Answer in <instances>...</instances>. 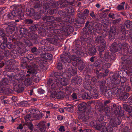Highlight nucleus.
<instances>
[{"instance_id": "f257e3e1", "label": "nucleus", "mask_w": 132, "mask_h": 132, "mask_svg": "<svg viewBox=\"0 0 132 132\" xmlns=\"http://www.w3.org/2000/svg\"><path fill=\"white\" fill-rule=\"evenodd\" d=\"M101 26L99 23L93 24L90 21H87L84 28L86 30L84 33H82L81 38L86 42H92L91 38L94 37V35L95 34L94 32H97V30L101 29Z\"/></svg>"}, {"instance_id": "f03ea898", "label": "nucleus", "mask_w": 132, "mask_h": 132, "mask_svg": "<svg viewBox=\"0 0 132 132\" xmlns=\"http://www.w3.org/2000/svg\"><path fill=\"white\" fill-rule=\"evenodd\" d=\"M60 25L53 23L49 27L50 29L48 32V36L51 37L49 40L52 44L55 45H57L62 39L61 32L62 29L60 30L59 27Z\"/></svg>"}, {"instance_id": "7ed1b4c3", "label": "nucleus", "mask_w": 132, "mask_h": 132, "mask_svg": "<svg viewBox=\"0 0 132 132\" xmlns=\"http://www.w3.org/2000/svg\"><path fill=\"white\" fill-rule=\"evenodd\" d=\"M57 4L53 1H47L44 4L43 7V9L45 10L46 13L52 15L56 13L57 10L55 9H52L51 8L56 7Z\"/></svg>"}, {"instance_id": "20e7f679", "label": "nucleus", "mask_w": 132, "mask_h": 132, "mask_svg": "<svg viewBox=\"0 0 132 132\" xmlns=\"http://www.w3.org/2000/svg\"><path fill=\"white\" fill-rule=\"evenodd\" d=\"M63 74L62 72H60L59 71L52 74V76H54L55 78L57 79L58 86L59 85L65 86L69 84L68 79L63 78Z\"/></svg>"}, {"instance_id": "39448f33", "label": "nucleus", "mask_w": 132, "mask_h": 132, "mask_svg": "<svg viewBox=\"0 0 132 132\" xmlns=\"http://www.w3.org/2000/svg\"><path fill=\"white\" fill-rule=\"evenodd\" d=\"M56 72L53 71L51 73L50 77L47 80V85L49 89L55 90L58 86V83L57 82V79L54 78V76H52L51 75L53 73Z\"/></svg>"}, {"instance_id": "423d86ee", "label": "nucleus", "mask_w": 132, "mask_h": 132, "mask_svg": "<svg viewBox=\"0 0 132 132\" xmlns=\"http://www.w3.org/2000/svg\"><path fill=\"white\" fill-rule=\"evenodd\" d=\"M21 67L23 69L26 68L28 70L27 71L28 73L32 74L34 75L35 74H37V72L35 68H37V66L34 63H33L29 65H27V63H21Z\"/></svg>"}, {"instance_id": "0eeeda50", "label": "nucleus", "mask_w": 132, "mask_h": 132, "mask_svg": "<svg viewBox=\"0 0 132 132\" xmlns=\"http://www.w3.org/2000/svg\"><path fill=\"white\" fill-rule=\"evenodd\" d=\"M111 111L113 115L115 117H118L119 115L122 116L124 115V112L120 106H117L115 104L112 105L111 106Z\"/></svg>"}, {"instance_id": "6e6552de", "label": "nucleus", "mask_w": 132, "mask_h": 132, "mask_svg": "<svg viewBox=\"0 0 132 132\" xmlns=\"http://www.w3.org/2000/svg\"><path fill=\"white\" fill-rule=\"evenodd\" d=\"M69 53L68 51H67L66 48L65 47L63 53L60 55V59L59 58V61L64 63L67 62L68 63L70 62L71 60L69 58V56L68 55Z\"/></svg>"}, {"instance_id": "1a4fd4ad", "label": "nucleus", "mask_w": 132, "mask_h": 132, "mask_svg": "<svg viewBox=\"0 0 132 132\" xmlns=\"http://www.w3.org/2000/svg\"><path fill=\"white\" fill-rule=\"evenodd\" d=\"M21 8L22 7L20 6L14 8L12 11L7 15V18L10 19H12L14 16H17L18 13H19V14L22 15Z\"/></svg>"}, {"instance_id": "9d476101", "label": "nucleus", "mask_w": 132, "mask_h": 132, "mask_svg": "<svg viewBox=\"0 0 132 132\" xmlns=\"http://www.w3.org/2000/svg\"><path fill=\"white\" fill-rule=\"evenodd\" d=\"M90 42L87 43V50L88 51V53L89 55L90 56H93L96 55L97 52V51L95 46L92 45L90 44Z\"/></svg>"}, {"instance_id": "9b49d317", "label": "nucleus", "mask_w": 132, "mask_h": 132, "mask_svg": "<svg viewBox=\"0 0 132 132\" xmlns=\"http://www.w3.org/2000/svg\"><path fill=\"white\" fill-rule=\"evenodd\" d=\"M106 62V61L103 58H99L95 61L94 63V65L95 67H97L100 64H102L103 65V67L105 66L106 68H108V65L110 66L111 64L109 63H105Z\"/></svg>"}, {"instance_id": "f8f14e48", "label": "nucleus", "mask_w": 132, "mask_h": 132, "mask_svg": "<svg viewBox=\"0 0 132 132\" xmlns=\"http://www.w3.org/2000/svg\"><path fill=\"white\" fill-rule=\"evenodd\" d=\"M80 120L85 123L90 122L92 120V117L89 115L88 113L84 112V115H82L80 117H79Z\"/></svg>"}, {"instance_id": "ddd939ff", "label": "nucleus", "mask_w": 132, "mask_h": 132, "mask_svg": "<svg viewBox=\"0 0 132 132\" xmlns=\"http://www.w3.org/2000/svg\"><path fill=\"white\" fill-rule=\"evenodd\" d=\"M22 80L21 78L20 79L18 85L15 86L14 87V90L18 93L22 92L24 90V85L23 84Z\"/></svg>"}, {"instance_id": "4468645a", "label": "nucleus", "mask_w": 132, "mask_h": 132, "mask_svg": "<svg viewBox=\"0 0 132 132\" xmlns=\"http://www.w3.org/2000/svg\"><path fill=\"white\" fill-rule=\"evenodd\" d=\"M67 69L68 72L70 73V75L73 76L77 74V68L75 67H72L68 64Z\"/></svg>"}, {"instance_id": "2eb2a0df", "label": "nucleus", "mask_w": 132, "mask_h": 132, "mask_svg": "<svg viewBox=\"0 0 132 132\" xmlns=\"http://www.w3.org/2000/svg\"><path fill=\"white\" fill-rule=\"evenodd\" d=\"M120 50L119 44L118 43V44L116 42L113 43L111 46L110 50L112 53L116 52Z\"/></svg>"}, {"instance_id": "dca6fc26", "label": "nucleus", "mask_w": 132, "mask_h": 132, "mask_svg": "<svg viewBox=\"0 0 132 132\" xmlns=\"http://www.w3.org/2000/svg\"><path fill=\"white\" fill-rule=\"evenodd\" d=\"M110 89H112V92L113 93V97L119 95L120 90L118 88L116 85H112L110 87Z\"/></svg>"}, {"instance_id": "f3484780", "label": "nucleus", "mask_w": 132, "mask_h": 132, "mask_svg": "<svg viewBox=\"0 0 132 132\" xmlns=\"http://www.w3.org/2000/svg\"><path fill=\"white\" fill-rule=\"evenodd\" d=\"M112 120L111 125L112 127H116L120 124L122 122L121 118L119 117Z\"/></svg>"}, {"instance_id": "a211bd4d", "label": "nucleus", "mask_w": 132, "mask_h": 132, "mask_svg": "<svg viewBox=\"0 0 132 132\" xmlns=\"http://www.w3.org/2000/svg\"><path fill=\"white\" fill-rule=\"evenodd\" d=\"M89 77V76H85V78L86 79V81L84 82L83 87L85 89L90 91L92 89V87L90 86L89 84L90 80L87 79Z\"/></svg>"}, {"instance_id": "6ab92c4d", "label": "nucleus", "mask_w": 132, "mask_h": 132, "mask_svg": "<svg viewBox=\"0 0 132 132\" xmlns=\"http://www.w3.org/2000/svg\"><path fill=\"white\" fill-rule=\"evenodd\" d=\"M98 84L100 86V89L101 91L103 92L104 91L107 89V87L105 86L106 81L105 80H102L98 82Z\"/></svg>"}, {"instance_id": "aec40b11", "label": "nucleus", "mask_w": 132, "mask_h": 132, "mask_svg": "<svg viewBox=\"0 0 132 132\" xmlns=\"http://www.w3.org/2000/svg\"><path fill=\"white\" fill-rule=\"evenodd\" d=\"M42 19L45 22L48 23L52 22L55 19L53 16H47L43 17Z\"/></svg>"}, {"instance_id": "412c9836", "label": "nucleus", "mask_w": 132, "mask_h": 132, "mask_svg": "<svg viewBox=\"0 0 132 132\" xmlns=\"http://www.w3.org/2000/svg\"><path fill=\"white\" fill-rule=\"evenodd\" d=\"M116 28L113 27L111 28L109 34V38L110 40L114 39L115 36L116 35Z\"/></svg>"}, {"instance_id": "4be33fe9", "label": "nucleus", "mask_w": 132, "mask_h": 132, "mask_svg": "<svg viewBox=\"0 0 132 132\" xmlns=\"http://www.w3.org/2000/svg\"><path fill=\"white\" fill-rule=\"evenodd\" d=\"M74 31L73 28V27H71L68 28H66L64 27H62L61 32H67L68 34H69L72 33Z\"/></svg>"}, {"instance_id": "5701e85b", "label": "nucleus", "mask_w": 132, "mask_h": 132, "mask_svg": "<svg viewBox=\"0 0 132 132\" xmlns=\"http://www.w3.org/2000/svg\"><path fill=\"white\" fill-rule=\"evenodd\" d=\"M39 127V129L41 132L46 130V122L42 121H40L38 125Z\"/></svg>"}, {"instance_id": "b1692460", "label": "nucleus", "mask_w": 132, "mask_h": 132, "mask_svg": "<svg viewBox=\"0 0 132 132\" xmlns=\"http://www.w3.org/2000/svg\"><path fill=\"white\" fill-rule=\"evenodd\" d=\"M121 71L118 72V73H116L114 74L112 77V80L113 81L114 84H118L120 83V81L118 80H117L118 78L119 77V73Z\"/></svg>"}, {"instance_id": "393cba45", "label": "nucleus", "mask_w": 132, "mask_h": 132, "mask_svg": "<svg viewBox=\"0 0 132 132\" xmlns=\"http://www.w3.org/2000/svg\"><path fill=\"white\" fill-rule=\"evenodd\" d=\"M40 63L39 64V67L40 69L44 70H46L47 69L46 67L45 66L44 63H45L46 61L45 60L44 58H41L39 60Z\"/></svg>"}, {"instance_id": "a878e982", "label": "nucleus", "mask_w": 132, "mask_h": 132, "mask_svg": "<svg viewBox=\"0 0 132 132\" xmlns=\"http://www.w3.org/2000/svg\"><path fill=\"white\" fill-rule=\"evenodd\" d=\"M102 93H104L105 96L108 98H111L113 97L112 89H107Z\"/></svg>"}, {"instance_id": "bb28decb", "label": "nucleus", "mask_w": 132, "mask_h": 132, "mask_svg": "<svg viewBox=\"0 0 132 132\" xmlns=\"http://www.w3.org/2000/svg\"><path fill=\"white\" fill-rule=\"evenodd\" d=\"M90 90H91L92 92V96L93 98L96 99L99 97L98 94V93L97 89L96 87H93Z\"/></svg>"}, {"instance_id": "cd10ccee", "label": "nucleus", "mask_w": 132, "mask_h": 132, "mask_svg": "<svg viewBox=\"0 0 132 132\" xmlns=\"http://www.w3.org/2000/svg\"><path fill=\"white\" fill-rule=\"evenodd\" d=\"M122 105L125 110L130 115L132 116V107H130L128 105L125 104H123Z\"/></svg>"}, {"instance_id": "c85d7f7f", "label": "nucleus", "mask_w": 132, "mask_h": 132, "mask_svg": "<svg viewBox=\"0 0 132 132\" xmlns=\"http://www.w3.org/2000/svg\"><path fill=\"white\" fill-rule=\"evenodd\" d=\"M87 105V104L85 103L82 102L80 103L79 105V109L81 110L82 111L83 110L84 112H86H86L88 111L86 108Z\"/></svg>"}, {"instance_id": "c756f323", "label": "nucleus", "mask_w": 132, "mask_h": 132, "mask_svg": "<svg viewBox=\"0 0 132 132\" xmlns=\"http://www.w3.org/2000/svg\"><path fill=\"white\" fill-rule=\"evenodd\" d=\"M100 57L102 58H105V59H110L111 57V55L109 52L107 51H104V52H102V53L100 54Z\"/></svg>"}, {"instance_id": "7c9ffc66", "label": "nucleus", "mask_w": 132, "mask_h": 132, "mask_svg": "<svg viewBox=\"0 0 132 132\" xmlns=\"http://www.w3.org/2000/svg\"><path fill=\"white\" fill-rule=\"evenodd\" d=\"M82 79L79 78H74L71 80L72 83L74 85H78L81 82Z\"/></svg>"}, {"instance_id": "2f4dec72", "label": "nucleus", "mask_w": 132, "mask_h": 132, "mask_svg": "<svg viewBox=\"0 0 132 132\" xmlns=\"http://www.w3.org/2000/svg\"><path fill=\"white\" fill-rule=\"evenodd\" d=\"M78 21L77 22L76 24L77 25V24H79V25H78L79 26L78 27H80L81 26V24L84 23L85 22V20L86 19V18L85 16H82L81 17H79Z\"/></svg>"}, {"instance_id": "473e14b6", "label": "nucleus", "mask_w": 132, "mask_h": 132, "mask_svg": "<svg viewBox=\"0 0 132 132\" xmlns=\"http://www.w3.org/2000/svg\"><path fill=\"white\" fill-rule=\"evenodd\" d=\"M26 13L27 15L30 16H33L35 13V10L32 8L27 9Z\"/></svg>"}, {"instance_id": "72a5a7b5", "label": "nucleus", "mask_w": 132, "mask_h": 132, "mask_svg": "<svg viewBox=\"0 0 132 132\" xmlns=\"http://www.w3.org/2000/svg\"><path fill=\"white\" fill-rule=\"evenodd\" d=\"M31 52L33 53L34 55H37L40 53L39 49H37L36 47H33L31 48Z\"/></svg>"}, {"instance_id": "f704fd0d", "label": "nucleus", "mask_w": 132, "mask_h": 132, "mask_svg": "<svg viewBox=\"0 0 132 132\" xmlns=\"http://www.w3.org/2000/svg\"><path fill=\"white\" fill-rule=\"evenodd\" d=\"M75 54L77 55L78 56H82L85 57L87 56V54L83 52L81 50H78L77 51L76 50L74 52Z\"/></svg>"}, {"instance_id": "c9c22d12", "label": "nucleus", "mask_w": 132, "mask_h": 132, "mask_svg": "<svg viewBox=\"0 0 132 132\" xmlns=\"http://www.w3.org/2000/svg\"><path fill=\"white\" fill-rule=\"evenodd\" d=\"M119 97L120 100L125 101L126 100L129 96L128 93H121L119 95Z\"/></svg>"}, {"instance_id": "e433bc0d", "label": "nucleus", "mask_w": 132, "mask_h": 132, "mask_svg": "<svg viewBox=\"0 0 132 132\" xmlns=\"http://www.w3.org/2000/svg\"><path fill=\"white\" fill-rule=\"evenodd\" d=\"M21 9L22 10V15L21 14L20 15V14H18L17 15V16H19V17L18 19L16 20H15V22H19L21 20L23 19L24 18V10L22 7L21 8Z\"/></svg>"}, {"instance_id": "4c0bfd02", "label": "nucleus", "mask_w": 132, "mask_h": 132, "mask_svg": "<svg viewBox=\"0 0 132 132\" xmlns=\"http://www.w3.org/2000/svg\"><path fill=\"white\" fill-rule=\"evenodd\" d=\"M71 59L73 61H77V62H78V63L82 62V60L80 58L77 57L75 55H72Z\"/></svg>"}, {"instance_id": "58836bf2", "label": "nucleus", "mask_w": 132, "mask_h": 132, "mask_svg": "<svg viewBox=\"0 0 132 132\" xmlns=\"http://www.w3.org/2000/svg\"><path fill=\"white\" fill-rule=\"evenodd\" d=\"M19 32L21 35L25 37L28 32V31L25 28H20Z\"/></svg>"}, {"instance_id": "ea45409f", "label": "nucleus", "mask_w": 132, "mask_h": 132, "mask_svg": "<svg viewBox=\"0 0 132 132\" xmlns=\"http://www.w3.org/2000/svg\"><path fill=\"white\" fill-rule=\"evenodd\" d=\"M82 98L84 100L87 99L90 100L92 98V95L89 94L86 92H84L82 94Z\"/></svg>"}, {"instance_id": "a19ab883", "label": "nucleus", "mask_w": 132, "mask_h": 132, "mask_svg": "<svg viewBox=\"0 0 132 132\" xmlns=\"http://www.w3.org/2000/svg\"><path fill=\"white\" fill-rule=\"evenodd\" d=\"M24 82L25 85L26 86H28L31 85L32 83V81L30 78H26L24 80Z\"/></svg>"}, {"instance_id": "79ce46f5", "label": "nucleus", "mask_w": 132, "mask_h": 132, "mask_svg": "<svg viewBox=\"0 0 132 132\" xmlns=\"http://www.w3.org/2000/svg\"><path fill=\"white\" fill-rule=\"evenodd\" d=\"M29 37L30 39L31 40H35L37 39L38 36L37 34L32 32L30 34Z\"/></svg>"}, {"instance_id": "37998d69", "label": "nucleus", "mask_w": 132, "mask_h": 132, "mask_svg": "<svg viewBox=\"0 0 132 132\" xmlns=\"http://www.w3.org/2000/svg\"><path fill=\"white\" fill-rule=\"evenodd\" d=\"M42 2L41 1H37L34 4V7L35 9H38V10L42 6Z\"/></svg>"}, {"instance_id": "c03bdc74", "label": "nucleus", "mask_w": 132, "mask_h": 132, "mask_svg": "<svg viewBox=\"0 0 132 132\" xmlns=\"http://www.w3.org/2000/svg\"><path fill=\"white\" fill-rule=\"evenodd\" d=\"M38 32L42 36H44L46 35V33L45 29L43 27H40V28H38Z\"/></svg>"}, {"instance_id": "a18cd8bd", "label": "nucleus", "mask_w": 132, "mask_h": 132, "mask_svg": "<svg viewBox=\"0 0 132 132\" xmlns=\"http://www.w3.org/2000/svg\"><path fill=\"white\" fill-rule=\"evenodd\" d=\"M89 11L88 10L85 9L84 11L82 12L81 14H78V16L81 17L82 16H87L89 13Z\"/></svg>"}, {"instance_id": "49530a36", "label": "nucleus", "mask_w": 132, "mask_h": 132, "mask_svg": "<svg viewBox=\"0 0 132 132\" xmlns=\"http://www.w3.org/2000/svg\"><path fill=\"white\" fill-rule=\"evenodd\" d=\"M25 125L27 126L28 128L31 131H33L34 127V126L31 122L26 123L25 124Z\"/></svg>"}, {"instance_id": "de8ad7c7", "label": "nucleus", "mask_w": 132, "mask_h": 132, "mask_svg": "<svg viewBox=\"0 0 132 132\" xmlns=\"http://www.w3.org/2000/svg\"><path fill=\"white\" fill-rule=\"evenodd\" d=\"M102 38L103 37L101 36L96 37L94 41L95 44L96 45L99 44Z\"/></svg>"}, {"instance_id": "09e8293b", "label": "nucleus", "mask_w": 132, "mask_h": 132, "mask_svg": "<svg viewBox=\"0 0 132 132\" xmlns=\"http://www.w3.org/2000/svg\"><path fill=\"white\" fill-rule=\"evenodd\" d=\"M64 96L65 95L64 92L60 91L57 93V98L58 99L62 98H63Z\"/></svg>"}, {"instance_id": "8fccbe9b", "label": "nucleus", "mask_w": 132, "mask_h": 132, "mask_svg": "<svg viewBox=\"0 0 132 132\" xmlns=\"http://www.w3.org/2000/svg\"><path fill=\"white\" fill-rule=\"evenodd\" d=\"M124 4H125V2H123L121 3L120 5H118L117 6V9L119 11L124 10L125 8L124 7Z\"/></svg>"}, {"instance_id": "3c124183", "label": "nucleus", "mask_w": 132, "mask_h": 132, "mask_svg": "<svg viewBox=\"0 0 132 132\" xmlns=\"http://www.w3.org/2000/svg\"><path fill=\"white\" fill-rule=\"evenodd\" d=\"M2 85L3 86H6L7 85L9 82L8 79L6 78H2Z\"/></svg>"}, {"instance_id": "603ef678", "label": "nucleus", "mask_w": 132, "mask_h": 132, "mask_svg": "<svg viewBox=\"0 0 132 132\" xmlns=\"http://www.w3.org/2000/svg\"><path fill=\"white\" fill-rule=\"evenodd\" d=\"M38 27V26L36 24H34L32 25L29 28L31 30L35 31L36 30Z\"/></svg>"}, {"instance_id": "864d4df0", "label": "nucleus", "mask_w": 132, "mask_h": 132, "mask_svg": "<svg viewBox=\"0 0 132 132\" xmlns=\"http://www.w3.org/2000/svg\"><path fill=\"white\" fill-rule=\"evenodd\" d=\"M50 38H49L48 39V40L45 39H43L42 40L41 42L39 43V44L40 45H46L48 43V42H50V43L52 44L51 43H50L49 39Z\"/></svg>"}, {"instance_id": "5fc2aeb1", "label": "nucleus", "mask_w": 132, "mask_h": 132, "mask_svg": "<svg viewBox=\"0 0 132 132\" xmlns=\"http://www.w3.org/2000/svg\"><path fill=\"white\" fill-rule=\"evenodd\" d=\"M119 46H120V49L122 48H125L127 46V44L125 42L122 43L120 42L119 43Z\"/></svg>"}, {"instance_id": "6e6d98bb", "label": "nucleus", "mask_w": 132, "mask_h": 132, "mask_svg": "<svg viewBox=\"0 0 132 132\" xmlns=\"http://www.w3.org/2000/svg\"><path fill=\"white\" fill-rule=\"evenodd\" d=\"M78 64L79 65L78 67V69L81 71L85 67V64L84 63L83 61L82 63H78Z\"/></svg>"}, {"instance_id": "4d7b16f0", "label": "nucleus", "mask_w": 132, "mask_h": 132, "mask_svg": "<svg viewBox=\"0 0 132 132\" xmlns=\"http://www.w3.org/2000/svg\"><path fill=\"white\" fill-rule=\"evenodd\" d=\"M131 24V23L130 21L126 20L125 22L124 26L127 28H128L130 27Z\"/></svg>"}, {"instance_id": "13d9d810", "label": "nucleus", "mask_w": 132, "mask_h": 132, "mask_svg": "<svg viewBox=\"0 0 132 132\" xmlns=\"http://www.w3.org/2000/svg\"><path fill=\"white\" fill-rule=\"evenodd\" d=\"M105 112L106 115L107 116H110L111 113H113L111 111V108H106L105 109Z\"/></svg>"}, {"instance_id": "bf43d9fd", "label": "nucleus", "mask_w": 132, "mask_h": 132, "mask_svg": "<svg viewBox=\"0 0 132 132\" xmlns=\"http://www.w3.org/2000/svg\"><path fill=\"white\" fill-rule=\"evenodd\" d=\"M45 56L43 58L44 59V58L46 59V60L47 59H51L52 57V55L50 53H47L45 54ZM42 58H43L42 57Z\"/></svg>"}, {"instance_id": "052dcab7", "label": "nucleus", "mask_w": 132, "mask_h": 132, "mask_svg": "<svg viewBox=\"0 0 132 132\" xmlns=\"http://www.w3.org/2000/svg\"><path fill=\"white\" fill-rule=\"evenodd\" d=\"M65 9L67 12L69 13H73L74 11L73 8L71 7H67Z\"/></svg>"}, {"instance_id": "680f3d73", "label": "nucleus", "mask_w": 132, "mask_h": 132, "mask_svg": "<svg viewBox=\"0 0 132 132\" xmlns=\"http://www.w3.org/2000/svg\"><path fill=\"white\" fill-rule=\"evenodd\" d=\"M66 110L70 112H72L73 111V106H72L70 107H67L64 108Z\"/></svg>"}, {"instance_id": "e2e57ef3", "label": "nucleus", "mask_w": 132, "mask_h": 132, "mask_svg": "<svg viewBox=\"0 0 132 132\" xmlns=\"http://www.w3.org/2000/svg\"><path fill=\"white\" fill-rule=\"evenodd\" d=\"M31 117L35 120H39L40 118V116L39 114L35 113H34Z\"/></svg>"}, {"instance_id": "0e129e2a", "label": "nucleus", "mask_w": 132, "mask_h": 132, "mask_svg": "<svg viewBox=\"0 0 132 132\" xmlns=\"http://www.w3.org/2000/svg\"><path fill=\"white\" fill-rule=\"evenodd\" d=\"M103 123L97 124L96 126V129L98 130H101L102 126H104Z\"/></svg>"}, {"instance_id": "69168bd1", "label": "nucleus", "mask_w": 132, "mask_h": 132, "mask_svg": "<svg viewBox=\"0 0 132 132\" xmlns=\"http://www.w3.org/2000/svg\"><path fill=\"white\" fill-rule=\"evenodd\" d=\"M33 58V56L31 54H29L27 55L26 57H25L24 59H27L28 60H31Z\"/></svg>"}, {"instance_id": "338daca9", "label": "nucleus", "mask_w": 132, "mask_h": 132, "mask_svg": "<svg viewBox=\"0 0 132 132\" xmlns=\"http://www.w3.org/2000/svg\"><path fill=\"white\" fill-rule=\"evenodd\" d=\"M105 47L102 46H99L98 48V51L100 52L99 53V56H100V54L102 53V52H104V50L105 49Z\"/></svg>"}, {"instance_id": "774afa93", "label": "nucleus", "mask_w": 132, "mask_h": 132, "mask_svg": "<svg viewBox=\"0 0 132 132\" xmlns=\"http://www.w3.org/2000/svg\"><path fill=\"white\" fill-rule=\"evenodd\" d=\"M33 22V21L31 19H25L24 20V23L26 24H29Z\"/></svg>"}]
</instances>
